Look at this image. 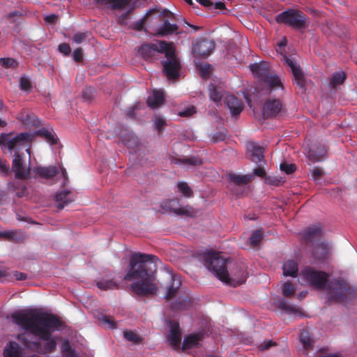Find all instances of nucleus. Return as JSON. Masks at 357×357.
I'll use <instances>...</instances> for the list:
<instances>
[{
    "mask_svg": "<svg viewBox=\"0 0 357 357\" xmlns=\"http://www.w3.org/2000/svg\"><path fill=\"white\" fill-rule=\"evenodd\" d=\"M36 134L38 136L42 137L43 139L46 140L51 145H54L58 142V138L56 136L52 133L51 131L42 128L37 131Z\"/></svg>",
    "mask_w": 357,
    "mask_h": 357,
    "instance_id": "c9c22d12",
    "label": "nucleus"
},
{
    "mask_svg": "<svg viewBox=\"0 0 357 357\" xmlns=\"http://www.w3.org/2000/svg\"><path fill=\"white\" fill-rule=\"evenodd\" d=\"M301 276L310 286L317 289H326V285L328 283L329 275L328 273L315 270L310 266H307L301 271Z\"/></svg>",
    "mask_w": 357,
    "mask_h": 357,
    "instance_id": "1a4fd4ad",
    "label": "nucleus"
},
{
    "mask_svg": "<svg viewBox=\"0 0 357 357\" xmlns=\"http://www.w3.org/2000/svg\"><path fill=\"white\" fill-rule=\"evenodd\" d=\"M251 71L268 86L269 91L280 89L283 85L280 77L269 71V65L266 62L254 63L250 66Z\"/></svg>",
    "mask_w": 357,
    "mask_h": 357,
    "instance_id": "0eeeda50",
    "label": "nucleus"
},
{
    "mask_svg": "<svg viewBox=\"0 0 357 357\" xmlns=\"http://www.w3.org/2000/svg\"><path fill=\"white\" fill-rule=\"evenodd\" d=\"M0 63L5 68H15L17 66V61L11 58H1Z\"/></svg>",
    "mask_w": 357,
    "mask_h": 357,
    "instance_id": "8fccbe9b",
    "label": "nucleus"
},
{
    "mask_svg": "<svg viewBox=\"0 0 357 357\" xmlns=\"http://www.w3.org/2000/svg\"><path fill=\"white\" fill-rule=\"evenodd\" d=\"M209 96L211 100L219 102L223 97V93L215 84H211L208 86Z\"/></svg>",
    "mask_w": 357,
    "mask_h": 357,
    "instance_id": "58836bf2",
    "label": "nucleus"
},
{
    "mask_svg": "<svg viewBox=\"0 0 357 357\" xmlns=\"http://www.w3.org/2000/svg\"><path fill=\"white\" fill-rule=\"evenodd\" d=\"M169 344L174 349H178L181 341V334L178 323L172 321L170 323V331L167 335Z\"/></svg>",
    "mask_w": 357,
    "mask_h": 357,
    "instance_id": "aec40b11",
    "label": "nucleus"
},
{
    "mask_svg": "<svg viewBox=\"0 0 357 357\" xmlns=\"http://www.w3.org/2000/svg\"><path fill=\"white\" fill-rule=\"evenodd\" d=\"M0 238L14 243H21L24 240V234L21 230L0 231Z\"/></svg>",
    "mask_w": 357,
    "mask_h": 357,
    "instance_id": "bb28decb",
    "label": "nucleus"
},
{
    "mask_svg": "<svg viewBox=\"0 0 357 357\" xmlns=\"http://www.w3.org/2000/svg\"><path fill=\"white\" fill-rule=\"evenodd\" d=\"M98 289L104 291L119 288V283L114 279L102 278L96 282Z\"/></svg>",
    "mask_w": 357,
    "mask_h": 357,
    "instance_id": "72a5a7b5",
    "label": "nucleus"
},
{
    "mask_svg": "<svg viewBox=\"0 0 357 357\" xmlns=\"http://www.w3.org/2000/svg\"><path fill=\"white\" fill-rule=\"evenodd\" d=\"M162 43H167L165 40L160 41L158 43H146L138 47V53L140 56L146 61H152L156 59L159 54H164L161 47Z\"/></svg>",
    "mask_w": 357,
    "mask_h": 357,
    "instance_id": "f8f14e48",
    "label": "nucleus"
},
{
    "mask_svg": "<svg viewBox=\"0 0 357 357\" xmlns=\"http://www.w3.org/2000/svg\"><path fill=\"white\" fill-rule=\"evenodd\" d=\"M196 113V108L195 106L191 105L178 112V115L182 117H189L193 114Z\"/></svg>",
    "mask_w": 357,
    "mask_h": 357,
    "instance_id": "6e6d98bb",
    "label": "nucleus"
},
{
    "mask_svg": "<svg viewBox=\"0 0 357 357\" xmlns=\"http://www.w3.org/2000/svg\"><path fill=\"white\" fill-rule=\"evenodd\" d=\"M299 338L305 350H309L312 347V340L308 331H303L300 334Z\"/></svg>",
    "mask_w": 357,
    "mask_h": 357,
    "instance_id": "ea45409f",
    "label": "nucleus"
},
{
    "mask_svg": "<svg viewBox=\"0 0 357 357\" xmlns=\"http://www.w3.org/2000/svg\"><path fill=\"white\" fill-rule=\"evenodd\" d=\"M98 8L109 7L112 10H123L130 3L131 0H92Z\"/></svg>",
    "mask_w": 357,
    "mask_h": 357,
    "instance_id": "6ab92c4d",
    "label": "nucleus"
},
{
    "mask_svg": "<svg viewBox=\"0 0 357 357\" xmlns=\"http://www.w3.org/2000/svg\"><path fill=\"white\" fill-rule=\"evenodd\" d=\"M279 307L280 309L286 311L288 313H291L295 311L294 307L288 305L285 301H281Z\"/></svg>",
    "mask_w": 357,
    "mask_h": 357,
    "instance_id": "680f3d73",
    "label": "nucleus"
},
{
    "mask_svg": "<svg viewBox=\"0 0 357 357\" xmlns=\"http://www.w3.org/2000/svg\"><path fill=\"white\" fill-rule=\"evenodd\" d=\"M133 10V8H130L126 12L121 14L117 19L118 24L121 26H125L128 24V20L129 19V16Z\"/></svg>",
    "mask_w": 357,
    "mask_h": 357,
    "instance_id": "09e8293b",
    "label": "nucleus"
},
{
    "mask_svg": "<svg viewBox=\"0 0 357 357\" xmlns=\"http://www.w3.org/2000/svg\"><path fill=\"white\" fill-rule=\"evenodd\" d=\"M282 270L285 276L296 278L298 271V264L294 260H287L284 263Z\"/></svg>",
    "mask_w": 357,
    "mask_h": 357,
    "instance_id": "2f4dec72",
    "label": "nucleus"
},
{
    "mask_svg": "<svg viewBox=\"0 0 357 357\" xmlns=\"http://www.w3.org/2000/svg\"><path fill=\"white\" fill-rule=\"evenodd\" d=\"M282 102L279 99H268L263 107V115L265 118L276 116L282 109Z\"/></svg>",
    "mask_w": 357,
    "mask_h": 357,
    "instance_id": "4468645a",
    "label": "nucleus"
},
{
    "mask_svg": "<svg viewBox=\"0 0 357 357\" xmlns=\"http://www.w3.org/2000/svg\"><path fill=\"white\" fill-rule=\"evenodd\" d=\"M155 127L158 130L162 129L165 125H166V121L164 119L161 117H157L155 121Z\"/></svg>",
    "mask_w": 357,
    "mask_h": 357,
    "instance_id": "e2e57ef3",
    "label": "nucleus"
},
{
    "mask_svg": "<svg viewBox=\"0 0 357 357\" xmlns=\"http://www.w3.org/2000/svg\"><path fill=\"white\" fill-rule=\"evenodd\" d=\"M156 12H157L156 9H151V10H149L146 13V14L144 15V17H142L137 22L130 24V28L132 29H134L135 31H142L144 27V24H145L147 18L149 17V16L156 13Z\"/></svg>",
    "mask_w": 357,
    "mask_h": 357,
    "instance_id": "e433bc0d",
    "label": "nucleus"
},
{
    "mask_svg": "<svg viewBox=\"0 0 357 357\" xmlns=\"http://www.w3.org/2000/svg\"><path fill=\"white\" fill-rule=\"evenodd\" d=\"M10 317L15 324L45 341L42 346L40 342L29 341L24 334H20L17 339L25 347L42 354H48L54 351L56 342L52 333L60 330L64 326L63 321L58 316L47 312H40L33 309H26L13 312Z\"/></svg>",
    "mask_w": 357,
    "mask_h": 357,
    "instance_id": "f257e3e1",
    "label": "nucleus"
},
{
    "mask_svg": "<svg viewBox=\"0 0 357 357\" xmlns=\"http://www.w3.org/2000/svg\"><path fill=\"white\" fill-rule=\"evenodd\" d=\"M24 13L20 10H13L10 12L6 18L9 21L10 24H19L23 20Z\"/></svg>",
    "mask_w": 357,
    "mask_h": 357,
    "instance_id": "4c0bfd02",
    "label": "nucleus"
},
{
    "mask_svg": "<svg viewBox=\"0 0 357 357\" xmlns=\"http://www.w3.org/2000/svg\"><path fill=\"white\" fill-rule=\"evenodd\" d=\"M247 152L250 159L257 164L260 163L264 159V149L257 142H248Z\"/></svg>",
    "mask_w": 357,
    "mask_h": 357,
    "instance_id": "2eb2a0df",
    "label": "nucleus"
},
{
    "mask_svg": "<svg viewBox=\"0 0 357 357\" xmlns=\"http://www.w3.org/2000/svg\"><path fill=\"white\" fill-rule=\"evenodd\" d=\"M192 300L188 296H179L178 298L172 304L171 308L174 312L185 310L192 306Z\"/></svg>",
    "mask_w": 357,
    "mask_h": 357,
    "instance_id": "a878e982",
    "label": "nucleus"
},
{
    "mask_svg": "<svg viewBox=\"0 0 357 357\" xmlns=\"http://www.w3.org/2000/svg\"><path fill=\"white\" fill-rule=\"evenodd\" d=\"M73 59L76 62H80L83 58V52L81 47L75 49L73 53Z\"/></svg>",
    "mask_w": 357,
    "mask_h": 357,
    "instance_id": "bf43d9fd",
    "label": "nucleus"
},
{
    "mask_svg": "<svg viewBox=\"0 0 357 357\" xmlns=\"http://www.w3.org/2000/svg\"><path fill=\"white\" fill-rule=\"evenodd\" d=\"M0 174L6 176L9 174V166L7 161L4 159L0 158Z\"/></svg>",
    "mask_w": 357,
    "mask_h": 357,
    "instance_id": "864d4df0",
    "label": "nucleus"
},
{
    "mask_svg": "<svg viewBox=\"0 0 357 357\" xmlns=\"http://www.w3.org/2000/svg\"><path fill=\"white\" fill-rule=\"evenodd\" d=\"M263 235L261 230H255L249 238L250 245L256 246L261 241Z\"/></svg>",
    "mask_w": 357,
    "mask_h": 357,
    "instance_id": "a18cd8bd",
    "label": "nucleus"
},
{
    "mask_svg": "<svg viewBox=\"0 0 357 357\" xmlns=\"http://www.w3.org/2000/svg\"><path fill=\"white\" fill-rule=\"evenodd\" d=\"M226 132L221 131L220 132H216L212 137V140L214 143L222 142L225 139Z\"/></svg>",
    "mask_w": 357,
    "mask_h": 357,
    "instance_id": "052dcab7",
    "label": "nucleus"
},
{
    "mask_svg": "<svg viewBox=\"0 0 357 357\" xmlns=\"http://www.w3.org/2000/svg\"><path fill=\"white\" fill-rule=\"evenodd\" d=\"M282 291L284 296L291 297L294 295L296 288L291 282H287L282 284Z\"/></svg>",
    "mask_w": 357,
    "mask_h": 357,
    "instance_id": "37998d69",
    "label": "nucleus"
},
{
    "mask_svg": "<svg viewBox=\"0 0 357 357\" xmlns=\"http://www.w3.org/2000/svg\"><path fill=\"white\" fill-rule=\"evenodd\" d=\"M224 102L233 116L239 115L244 107L242 100L232 94L227 95L224 99Z\"/></svg>",
    "mask_w": 357,
    "mask_h": 357,
    "instance_id": "f3484780",
    "label": "nucleus"
},
{
    "mask_svg": "<svg viewBox=\"0 0 357 357\" xmlns=\"http://www.w3.org/2000/svg\"><path fill=\"white\" fill-rule=\"evenodd\" d=\"M201 340L202 335L200 334H190L188 335L183 340L182 350L185 351L197 347Z\"/></svg>",
    "mask_w": 357,
    "mask_h": 357,
    "instance_id": "473e14b6",
    "label": "nucleus"
},
{
    "mask_svg": "<svg viewBox=\"0 0 357 357\" xmlns=\"http://www.w3.org/2000/svg\"><path fill=\"white\" fill-rule=\"evenodd\" d=\"M215 44L209 38H202L193 47V53L196 58H206L215 49Z\"/></svg>",
    "mask_w": 357,
    "mask_h": 357,
    "instance_id": "ddd939ff",
    "label": "nucleus"
},
{
    "mask_svg": "<svg viewBox=\"0 0 357 357\" xmlns=\"http://www.w3.org/2000/svg\"><path fill=\"white\" fill-rule=\"evenodd\" d=\"M160 207L165 211L172 212L178 215L192 217L196 213L194 208L192 206L188 205L180 206L179 199L176 197L163 201L160 204Z\"/></svg>",
    "mask_w": 357,
    "mask_h": 357,
    "instance_id": "9d476101",
    "label": "nucleus"
},
{
    "mask_svg": "<svg viewBox=\"0 0 357 357\" xmlns=\"http://www.w3.org/2000/svg\"><path fill=\"white\" fill-rule=\"evenodd\" d=\"M124 337L129 342L139 343L142 341V337L139 335L131 331H126L123 332Z\"/></svg>",
    "mask_w": 357,
    "mask_h": 357,
    "instance_id": "49530a36",
    "label": "nucleus"
},
{
    "mask_svg": "<svg viewBox=\"0 0 357 357\" xmlns=\"http://www.w3.org/2000/svg\"><path fill=\"white\" fill-rule=\"evenodd\" d=\"M157 262H160L154 255L142 252L132 253L129 257V264L123 280L132 281L131 291L141 297L155 295L158 290L156 282Z\"/></svg>",
    "mask_w": 357,
    "mask_h": 357,
    "instance_id": "f03ea898",
    "label": "nucleus"
},
{
    "mask_svg": "<svg viewBox=\"0 0 357 357\" xmlns=\"http://www.w3.org/2000/svg\"><path fill=\"white\" fill-rule=\"evenodd\" d=\"M59 51L64 55H69L71 52L70 45L67 43H61L58 47Z\"/></svg>",
    "mask_w": 357,
    "mask_h": 357,
    "instance_id": "13d9d810",
    "label": "nucleus"
},
{
    "mask_svg": "<svg viewBox=\"0 0 357 357\" xmlns=\"http://www.w3.org/2000/svg\"><path fill=\"white\" fill-rule=\"evenodd\" d=\"M164 102V95L162 91H154L152 94L149 96L146 103L148 106L152 109H155L162 105Z\"/></svg>",
    "mask_w": 357,
    "mask_h": 357,
    "instance_id": "c85d7f7f",
    "label": "nucleus"
},
{
    "mask_svg": "<svg viewBox=\"0 0 357 357\" xmlns=\"http://www.w3.org/2000/svg\"><path fill=\"white\" fill-rule=\"evenodd\" d=\"M322 232V227L320 224L314 225L304 229L302 232V238L307 243H310L319 237Z\"/></svg>",
    "mask_w": 357,
    "mask_h": 357,
    "instance_id": "b1692460",
    "label": "nucleus"
},
{
    "mask_svg": "<svg viewBox=\"0 0 357 357\" xmlns=\"http://www.w3.org/2000/svg\"><path fill=\"white\" fill-rule=\"evenodd\" d=\"M280 169L287 174H291L296 170V165L294 164H287L283 162L280 164Z\"/></svg>",
    "mask_w": 357,
    "mask_h": 357,
    "instance_id": "603ef678",
    "label": "nucleus"
},
{
    "mask_svg": "<svg viewBox=\"0 0 357 357\" xmlns=\"http://www.w3.org/2000/svg\"><path fill=\"white\" fill-rule=\"evenodd\" d=\"M98 319L109 328L113 329L116 328V322L112 317L101 314Z\"/></svg>",
    "mask_w": 357,
    "mask_h": 357,
    "instance_id": "c03bdc74",
    "label": "nucleus"
},
{
    "mask_svg": "<svg viewBox=\"0 0 357 357\" xmlns=\"http://www.w3.org/2000/svg\"><path fill=\"white\" fill-rule=\"evenodd\" d=\"M326 152V147L323 144L312 145L307 153V158L311 162H317L324 159Z\"/></svg>",
    "mask_w": 357,
    "mask_h": 357,
    "instance_id": "412c9836",
    "label": "nucleus"
},
{
    "mask_svg": "<svg viewBox=\"0 0 357 357\" xmlns=\"http://www.w3.org/2000/svg\"><path fill=\"white\" fill-rule=\"evenodd\" d=\"M178 27L176 24H171L165 20L163 24L158 29L157 34L161 36H166L176 33Z\"/></svg>",
    "mask_w": 357,
    "mask_h": 357,
    "instance_id": "f704fd0d",
    "label": "nucleus"
},
{
    "mask_svg": "<svg viewBox=\"0 0 357 357\" xmlns=\"http://www.w3.org/2000/svg\"><path fill=\"white\" fill-rule=\"evenodd\" d=\"M34 173L44 179L53 178L59 174V168L55 165L48 167H37L33 169Z\"/></svg>",
    "mask_w": 357,
    "mask_h": 357,
    "instance_id": "4be33fe9",
    "label": "nucleus"
},
{
    "mask_svg": "<svg viewBox=\"0 0 357 357\" xmlns=\"http://www.w3.org/2000/svg\"><path fill=\"white\" fill-rule=\"evenodd\" d=\"M14 276L17 280H24L26 279V274L18 271L14 273Z\"/></svg>",
    "mask_w": 357,
    "mask_h": 357,
    "instance_id": "774afa93",
    "label": "nucleus"
},
{
    "mask_svg": "<svg viewBox=\"0 0 357 357\" xmlns=\"http://www.w3.org/2000/svg\"><path fill=\"white\" fill-rule=\"evenodd\" d=\"M328 297L330 301L337 303L343 302L354 296V289L344 280H333L327 285Z\"/></svg>",
    "mask_w": 357,
    "mask_h": 357,
    "instance_id": "423d86ee",
    "label": "nucleus"
},
{
    "mask_svg": "<svg viewBox=\"0 0 357 357\" xmlns=\"http://www.w3.org/2000/svg\"><path fill=\"white\" fill-rule=\"evenodd\" d=\"M55 201L57 202L56 207L61 210L68 204L74 201L75 197L71 191L63 190L55 195Z\"/></svg>",
    "mask_w": 357,
    "mask_h": 357,
    "instance_id": "5701e85b",
    "label": "nucleus"
},
{
    "mask_svg": "<svg viewBox=\"0 0 357 357\" xmlns=\"http://www.w3.org/2000/svg\"><path fill=\"white\" fill-rule=\"evenodd\" d=\"M347 79L346 73L343 70L333 73L329 77V86L333 89L342 84Z\"/></svg>",
    "mask_w": 357,
    "mask_h": 357,
    "instance_id": "7c9ffc66",
    "label": "nucleus"
},
{
    "mask_svg": "<svg viewBox=\"0 0 357 357\" xmlns=\"http://www.w3.org/2000/svg\"><path fill=\"white\" fill-rule=\"evenodd\" d=\"M162 50L167 59L162 62L163 72L167 79H176L180 76L181 65L179 59L177 57L175 49L172 45L168 43H162Z\"/></svg>",
    "mask_w": 357,
    "mask_h": 357,
    "instance_id": "39448f33",
    "label": "nucleus"
},
{
    "mask_svg": "<svg viewBox=\"0 0 357 357\" xmlns=\"http://www.w3.org/2000/svg\"><path fill=\"white\" fill-rule=\"evenodd\" d=\"M88 37V33H76L73 36V40L77 44L83 43Z\"/></svg>",
    "mask_w": 357,
    "mask_h": 357,
    "instance_id": "5fc2aeb1",
    "label": "nucleus"
},
{
    "mask_svg": "<svg viewBox=\"0 0 357 357\" xmlns=\"http://www.w3.org/2000/svg\"><path fill=\"white\" fill-rule=\"evenodd\" d=\"M62 351L66 357H77V354L74 349H73L69 342H64L62 345Z\"/></svg>",
    "mask_w": 357,
    "mask_h": 357,
    "instance_id": "de8ad7c7",
    "label": "nucleus"
},
{
    "mask_svg": "<svg viewBox=\"0 0 357 357\" xmlns=\"http://www.w3.org/2000/svg\"><path fill=\"white\" fill-rule=\"evenodd\" d=\"M178 191L185 197H192L193 191L186 182L180 181L177 183Z\"/></svg>",
    "mask_w": 357,
    "mask_h": 357,
    "instance_id": "79ce46f5",
    "label": "nucleus"
},
{
    "mask_svg": "<svg viewBox=\"0 0 357 357\" xmlns=\"http://www.w3.org/2000/svg\"><path fill=\"white\" fill-rule=\"evenodd\" d=\"M285 63L291 68L296 84L302 89H305V79L300 66L289 57H284Z\"/></svg>",
    "mask_w": 357,
    "mask_h": 357,
    "instance_id": "dca6fc26",
    "label": "nucleus"
},
{
    "mask_svg": "<svg viewBox=\"0 0 357 357\" xmlns=\"http://www.w3.org/2000/svg\"><path fill=\"white\" fill-rule=\"evenodd\" d=\"M33 137L30 132L1 133L0 146L2 149H7L10 152L13 151L14 154L15 151H22V149H25V151L30 154V146Z\"/></svg>",
    "mask_w": 357,
    "mask_h": 357,
    "instance_id": "20e7f679",
    "label": "nucleus"
},
{
    "mask_svg": "<svg viewBox=\"0 0 357 357\" xmlns=\"http://www.w3.org/2000/svg\"><path fill=\"white\" fill-rule=\"evenodd\" d=\"M275 342L272 340H269L268 342H264V344L260 345L261 350H266L268 349L271 347L275 345Z\"/></svg>",
    "mask_w": 357,
    "mask_h": 357,
    "instance_id": "338daca9",
    "label": "nucleus"
},
{
    "mask_svg": "<svg viewBox=\"0 0 357 357\" xmlns=\"http://www.w3.org/2000/svg\"><path fill=\"white\" fill-rule=\"evenodd\" d=\"M58 16L55 14L49 15L45 17L44 20L47 24H54Z\"/></svg>",
    "mask_w": 357,
    "mask_h": 357,
    "instance_id": "0e129e2a",
    "label": "nucleus"
},
{
    "mask_svg": "<svg viewBox=\"0 0 357 357\" xmlns=\"http://www.w3.org/2000/svg\"><path fill=\"white\" fill-rule=\"evenodd\" d=\"M17 119L25 126H30L34 122V116L25 111L20 112L17 116Z\"/></svg>",
    "mask_w": 357,
    "mask_h": 357,
    "instance_id": "a19ab883",
    "label": "nucleus"
},
{
    "mask_svg": "<svg viewBox=\"0 0 357 357\" xmlns=\"http://www.w3.org/2000/svg\"><path fill=\"white\" fill-rule=\"evenodd\" d=\"M307 16L299 10L287 9L275 17L278 23L284 24L296 29L306 27Z\"/></svg>",
    "mask_w": 357,
    "mask_h": 357,
    "instance_id": "6e6552de",
    "label": "nucleus"
},
{
    "mask_svg": "<svg viewBox=\"0 0 357 357\" xmlns=\"http://www.w3.org/2000/svg\"><path fill=\"white\" fill-rule=\"evenodd\" d=\"M227 259L220 256L219 253L207 252L204 255V264L221 281L234 286L243 284L247 278V271L243 264L237 265L229 273L227 268Z\"/></svg>",
    "mask_w": 357,
    "mask_h": 357,
    "instance_id": "7ed1b4c3",
    "label": "nucleus"
},
{
    "mask_svg": "<svg viewBox=\"0 0 357 357\" xmlns=\"http://www.w3.org/2000/svg\"><path fill=\"white\" fill-rule=\"evenodd\" d=\"M252 175L247 174V175H238L235 174H229V185L231 186V190L236 195H239L242 193V191L238 192L234 189L236 187H241L243 185H246L252 181Z\"/></svg>",
    "mask_w": 357,
    "mask_h": 357,
    "instance_id": "a211bd4d",
    "label": "nucleus"
},
{
    "mask_svg": "<svg viewBox=\"0 0 357 357\" xmlns=\"http://www.w3.org/2000/svg\"><path fill=\"white\" fill-rule=\"evenodd\" d=\"M25 157L23 151H15L12 161V170L15 173V177L17 179L25 180L29 177L31 168L24 163Z\"/></svg>",
    "mask_w": 357,
    "mask_h": 357,
    "instance_id": "9b49d317",
    "label": "nucleus"
},
{
    "mask_svg": "<svg viewBox=\"0 0 357 357\" xmlns=\"http://www.w3.org/2000/svg\"><path fill=\"white\" fill-rule=\"evenodd\" d=\"M172 163L178 164V165H187L192 167L200 166L202 165L203 162L202 159L199 157L191 156L187 158H178L176 157H172L171 159Z\"/></svg>",
    "mask_w": 357,
    "mask_h": 357,
    "instance_id": "c756f323",
    "label": "nucleus"
},
{
    "mask_svg": "<svg viewBox=\"0 0 357 357\" xmlns=\"http://www.w3.org/2000/svg\"><path fill=\"white\" fill-rule=\"evenodd\" d=\"M330 250L329 245L324 242L318 243L313 249L314 257L319 260L323 261L327 258Z\"/></svg>",
    "mask_w": 357,
    "mask_h": 357,
    "instance_id": "393cba45",
    "label": "nucleus"
},
{
    "mask_svg": "<svg viewBox=\"0 0 357 357\" xmlns=\"http://www.w3.org/2000/svg\"><path fill=\"white\" fill-rule=\"evenodd\" d=\"M181 282L179 279L176 278L175 275H172V282L167 287V293L165 298L167 300L172 299L178 294Z\"/></svg>",
    "mask_w": 357,
    "mask_h": 357,
    "instance_id": "cd10ccee",
    "label": "nucleus"
},
{
    "mask_svg": "<svg viewBox=\"0 0 357 357\" xmlns=\"http://www.w3.org/2000/svg\"><path fill=\"white\" fill-rule=\"evenodd\" d=\"M311 174L313 180L315 181H318L322 178L324 175V171L319 167H314L311 169Z\"/></svg>",
    "mask_w": 357,
    "mask_h": 357,
    "instance_id": "3c124183",
    "label": "nucleus"
},
{
    "mask_svg": "<svg viewBox=\"0 0 357 357\" xmlns=\"http://www.w3.org/2000/svg\"><path fill=\"white\" fill-rule=\"evenodd\" d=\"M253 173L255 175L261 178H264L266 176V172L262 167L255 169Z\"/></svg>",
    "mask_w": 357,
    "mask_h": 357,
    "instance_id": "69168bd1",
    "label": "nucleus"
},
{
    "mask_svg": "<svg viewBox=\"0 0 357 357\" xmlns=\"http://www.w3.org/2000/svg\"><path fill=\"white\" fill-rule=\"evenodd\" d=\"M20 87L23 91H28L31 88V84L26 77H21L20 79Z\"/></svg>",
    "mask_w": 357,
    "mask_h": 357,
    "instance_id": "4d7b16f0",
    "label": "nucleus"
}]
</instances>
